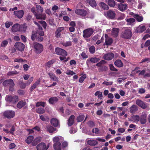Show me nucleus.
Segmentation results:
<instances>
[{"label": "nucleus", "mask_w": 150, "mask_h": 150, "mask_svg": "<svg viewBox=\"0 0 150 150\" xmlns=\"http://www.w3.org/2000/svg\"><path fill=\"white\" fill-rule=\"evenodd\" d=\"M132 35V33L131 30L128 28H126L122 30L120 37L124 39H130Z\"/></svg>", "instance_id": "f257e3e1"}, {"label": "nucleus", "mask_w": 150, "mask_h": 150, "mask_svg": "<svg viewBox=\"0 0 150 150\" xmlns=\"http://www.w3.org/2000/svg\"><path fill=\"white\" fill-rule=\"evenodd\" d=\"M3 84L4 86H8L9 87V90L10 91H13L15 84L12 79H9L5 80L3 82Z\"/></svg>", "instance_id": "f03ea898"}, {"label": "nucleus", "mask_w": 150, "mask_h": 150, "mask_svg": "<svg viewBox=\"0 0 150 150\" xmlns=\"http://www.w3.org/2000/svg\"><path fill=\"white\" fill-rule=\"evenodd\" d=\"M33 45L35 51L36 53L40 54L43 51V47L41 44L35 42L33 43Z\"/></svg>", "instance_id": "7ed1b4c3"}, {"label": "nucleus", "mask_w": 150, "mask_h": 150, "mask_svg": "<svg viewBox=\"0 0 150 150\" xmlns=\"http://www.w3.org/2000/svg\"><path fill=\"white\" fill-rule=\"evenodd\" d=\"M94 32L93 29L88 28L84 30L83 32V37L84 38H88L91 36Z\"/></svg>", "instance_id": "20e7f679"}, {"label": "nucleus", "mask_w": 150, "mask_h": 150, "mask_svg": "<svg viewBox=\"0 0 150 150\" xmlns=\"http://www.w3.org/2000/svg\"><path fill=\"white\" fill-rule=\"evenodd\" d=\"M15 112L12 110L6 111L3 113V115L5 117L8 119L13 118L15 115Z\"/></svg>", "instance_id": "39448f33"}, {"label": "nucleus", "mask_w": 150, "mask_h": 150, "mask_svg": "<svg viewBox=\"0 0 150 150\" xmlns=\"http://www.w3.org/2000/svg\"><path fill=\"white\" fill-rule=\"evenodd\" d=\"M55 52L57 54L66 57L67 55V52L64 50L59 47H57L55 49Z\"/></svg>", "instance_id": "423d86ee"}, {"label": "nucleus", "mask_w": 150, "mask_h": 150, "mask_svg": "<svg viewBox=\"0 0 150 150\" xmlns=\"http://www.w3.org/2000/svg\"><path fill=\"white\" fill-rule=\"evenodd\" d=\"M106 16L110 19H114L115 18V12L112 10L107 11L105 14Z\"/></svg>", "instance_id": "0eeeda50"}, {"label": "nucleus", "mask_w": 150, "mask_h": 150, "mask_svg": "<svg viewBox=\"0 0 150 150\" xmlns=\"http://www.w3.org/2000/svg\"><path fill=\"white\" fill-rule=\"evenodd\" d=\"M7 100L12 103H15L18 102V97L16 96H8L6 98Z\"/></svg>", "instance_id": "6e6552de"}, {"label": "nucleus", "mask_w": 150, "mask_h": 150, "mask_svg": "<svg viewBox=\"0 0 150 150\" xmlns=\"http://www.w3.org/2000/svg\"><path fill=\"white\" fill-rule=\"evenodd\" d=\"M136 104L142 109H146L147 107V106L145 102L139 99H137L136 100Z\"/></svg>", "instance_id": "1a4fd4ad"}, {"label": "nucleus", "mask_w": 150, "mask_h": 150, "mask_svg": "<svg viewBox=\"0 0 150 150\" xmlns=\"http://www.w3.org/2000/svg\"><path fill=\"white\" fill-rule=\"evenodd\" d=\"M14 46L17 50L20 51H22L24 50L25 45L21 42H16Z\"/></svg>", "instance_id": "9d476101"}, {"label": "nucleus", "mask_w": 150, "mask_h": 150, "mask_svg": "<svg viewBox=\"0 0 150 150\" xmlns=\"http://www.w3.org/2000/svg\"><path fill=\"white\" fill-rule=\"evenodd\" d=\"M75 13L77 15L82 16H85L87 14V12L84 9H78L75 11Z\"/></svg>", "instance_id": "9b49d317"}, {"label": "nucleus", "mask_w": 150, "mask_h": 150, "mask_svg": "<svg viewBox=\"0 0 150 150\" xmlns=\"http://www.w3.org/2000/svg\"><path fill=\"white\" fill-rule=\"evenodd\" d=\"M64 30V28L63 27H58L56 30L55 32V37L57 38H59L63 31Z\"/></svg>", "instance_id": "f8f14e48"}, {"label": "nucleus", "mask_w": 150, "mask_h": 150, "mask_svg": "<svg viewBox=\"0 0 150 150\" xmlns=\"http://www.w3.org/2000/svg\"><path fill=\"white\" fill-rule=\"evenodd\" d=\"M127 8V5L126 4L120 3L117 5V9L122 12L125 11Z\"/></svg>", "instance_id": "ddd939ff"}, {"label": "nucleus", "mask_w": 150, "mask_h": 150, "mask_svg": "<svg viewBox=\"0 0 150 150\" xmlns=\"http://www.w3.org/2000/svg\"><path fill=\"white\" fill-rule=\"evenodd\" d=\"M14 15L18 18H21L23 16L24 12L23 10L14 11Z\"/></svg>", "instance_id": "4468645a"}, {"label": "nucleus", "mask_w": 150, "mask_h": 150, "mask_svg": "<svg viewBox=\"0 0 150 150\" xmlns=\"http://www.w3.org/2000/svg\"><path fill=\"white\" fill-rule=\"evenodd\" d=\"M37 150H47L48 148H46L45 144L42 142L37 145Z\"/></svg>", "instance_id": "2eb2a0df"}, {"label": "nucleus", "mask_w": 150, "mask_h": 150, "mask_svg": "<svg viewBox=\"0 0 150 150\" xmlns=\"http://www.w3.org/2000/svg\"><path fill=\"white\" fill-rule=\"evenodd\" d=\"M114 57L113 53H109L105 54L103 57V59L106 60H110L112 59Z\"/></svg>", "instance_id": "dca6fc26"}, {"label": "nucleus", "mask_w": 150, "mask_h": 150, "mask_svg": "<svg viewBox=\"0 0 150 150\" xmlns=\"http://www.w3.org/2000/svg\"><path fill=\"white\" fill-rule=\"evenodd\" d=\"M48 74L51 80L57 82L59 81V78L56 76L55 74L52 72H48Z\"/></svg>", "instance_id": "f3484780"}, {"label": "nucleus", "mask_w": 150, "mask_h": 150, "mask_svg": "<svg viewBox=\"0 0 150 150\" xmlns=\"http://www.w3.org/2000/svg\"><path fill=\"white\" fill-rule=\"evenodd\" d=\"M105 37L106 38L105 42L104 45H105V44L106 45H110L112 43V39L111 38L108 37L106 34L105 35Z\"/></svg>", "instance_id": "a211bd4d"}, {"label": "nucleus", "mask_w": 150, "mask_h": 150, "mask_svg": "<svg viewBox=\"0 0 150 150\" xmlns=\"http://www.w3.org/2000/svg\"><path fill=\"white\" fill-rule=\"evenodd\" d=\"M139 120L141 124H144L146 122V115L145 113L142 114L140 117Z\"/></svg>", "instance_id": "6ab92c4d"}, {"label": "nucleus", "mask_w": 150, "mask_h": 150, "mask_svg": "<svg viewBox=\"0 0 150 150\" xmlns=\"http://www.w3.org/2000/svg\"><path fill=\"white\" fill-rule=\"evenodd\" d=\"M119 32V28H113L112 30V35L114 37L116 38L118 36Z\"/></svg>", "instance_id": "aec40b11"}, {"label": "nucleus", "mask_w": 150, "mask_h": 150, "mask_svg": "<svg viewBox=\"0 0 150 150\" xmlns=\"http://www.w3.org/2000/svg\"><path fill=\"white\" fill-rule=\"evenodd\" d=\"M75 116L73 115H71L68 120V125L69 126H71L74 123Z\"/></svg>", "instance_id": "412c9836"}, {"label": "nucleus", "mask_w": 150, "mask_h": 150, "mask_svg": "<svg viewBox=\"0 0 150 150\" xmlns=\"http://www.w3.org/2000/svg\"><path fill=\"white\" fill-rule=\"evenodd\" d=\"M58 100V99L56 97H53L50 98L48 100V102L50 104L53 105L57 103Z\"/></svg>", "instance_id": "4be33fe9"}, {"label": "nucleus", "mask_w": 150, "mask_h": 150, "mask_svg": "<svg viewBox=\"0 0 150 150\" xmlns=\"http://www.w3.org/2000/svg\"><path fill=\"white\" fill-rule=\"evenodd\" d=\"M138 110V107L135 105H132L129 108V112L131 113H134Z\"/></svg>", "instance_id": "5701e85b"}, {"label": "nucleus", "mask_w": 150, "mask_h": 150, "mask_svg": "<svg viewBox=\"0 0 150 150\" xmlns=\"http://www.w3.org/2000/svg\"><path fill=\"white\" fill-rule=\"evenodd\" d=\"M86 1L93 8L96 7L97 4L95 0H86Z\"/></svg>", "instance_id": "b1692460"}, {"label": "nucleus", "mask_w": 150, "mask_h": 150, "mask_svg": "<svg viewBox=\"0 0 150 150\" xmlns=\"http://www.w3.org/2000/svg\"><path fill=\"white\" fill-rule=\"evenodd\" d=\"M50 122L51 124L55 127H57L58 126L59 122L57 119L52 118L51 119Z\"/></svg>", "instance_id": "393cba45"}, {"label": "nucleus", "mask_w": 150, "mask_h": 150, "mask_svg": "<svg viewBox=\"0 0 150 150\" xmlns=\"http://www.w3.org/2000/svg\"><path fill=\"white\" fill-rule=\"evenodd\" d=\"M8 42H11V40L10 38H8L7 40H4L1 43V46L3 47H5L7 45Z\"/></svg>", "instance_id": "a878e982"}, {"label": "nucleus", "mask_w": 150, "mask_h": 150, "mask_svg": "<svg viewBox=\"0 0 150 150\" xmlns=\"http://www.w3.org/2000/svg\"><path fill=\"white\" fill-rule=\"evenodd\" d=\"M140 117L138 115H133L131 117V121H132L134 122H138L139 120Z\"/></svg>", "instance_id": "bb28decb"}, {"label": "nucleus", "mask_w": 150, "mask_h": 150, "mask_svg": "<svg viewBox=\"0 0 150 150\" xmlns=\"http://www.w3.org/2000/svg\"><path fill=\"white\" fill-rule=\"evenodd\" d=\"M146 30L145 27L144 25H139L136 30L137 32L139 33H142Z\"/></svg>", "instance_id": "cd10ccee"}, {"label": "nucleus", "mask_w": 150, "mask_h": 150, "mask_svg": "<svg viewBox=\"0 0 150 150\" xmlns=\"http://www.w3.org/2000/svg\"><path fill=\"white\" fill-rule=\"evenodd\" d=\"M100 59L97 57H91L89 59H88L86 61V63H88L90 62H91L95 63L98 62L100 61Z\"/></svg>", "instance_id": "c85d7f7f"}, {"label": "nucleus", "mask_w": 150, "mask_h": 150, "mask_svg": "<svg viewBox=\"0 0 150 150\" xmlns=\"http://www.w3.org/2000/svg\"><path fill=\"white\" fill-rule=\"evenodd\" d=\"M27 26L25 24L22 25H19V31L25 32L27 29Z\"/></svg>", "instance_id": "c756f323"}, {"label": "nucleus", "mask_w": 150, "mask_h": 150, "mask_svg": "<svg viewBox=\"0 0 150 150\" xmlns=\"http://www.w3.org/2000/svg\"><path fill=\"white\" fill-rule=\"evenodd\" d=\"M115 65L118 67H121L123 66V64L120 60H116L114 62Z\"/></svg>", "instance_id": "7c9ffc66"}, {"label": "nucleus", "mask_w": 150, "mask_h": 150, "mask_svg": "<svg viewBox=\"0 0 150 150\" xmlns=\"http://www.w3.org/2000/svg\"><path fill=\"white\" fill-rule=\"evenodd\" d=\"M34 15L35 16L36 18L38 19L45 20L46 18V16L45 14H42L36 13Z\"/></svg>", "instance_id": "2f4dec72"}, {"label": "nucleus", "mask_w": 150, "mask_h": 150, "mask_svg": "<svg viewBox=\"0 0 150 150\" xmlns=\"http://www.w3.org/2000/svg\"><path fill=\"white\" fill-rule=\"evenodd\" d=\"M40 80H37L35 83L33 84V85L31 86L30 88V90L31 91H32L33 90L35 89L36 87L40 84Z\"/></svg>", "instance_id": "473e14b6"}, {"label": "nucleus", "mask_w": 150, "mask_h": 150, "mask_svg": "<svg viewBox=\"0 0 150 150\" xmlns=\"http://www.w3.org/2000/svg\"><path fill=\"white\" fill-rule=\"evenodd\" d=\"M19 24H16L14 25L12 28V30L13 32L19 31Z\"/></svg>", "instance_id": "72a5a7b5"}, {"label": "nucleus", "mask_w": 150, "mask_h": 150, "mask_svg": "<svg viewBox=\"0 0 150 150\" xmlns=\"http://www.w3.org/2000/svg\"><path fill=\"white\" fill-rule=\"evenodd\" d=\"M87 142L88 144L92 146L97 145L98 144L97 141L95 140H88Z\"/></svg>", "instance_id": "f704fd0d"}, {"label": "nucleus", "mask_w": 150, "mask_h": 150, "mask_svg": "<svg viewBox=\"0 0 150 150\" xmlns=\"http://www.w3.org/2000/svg\"><path fill=\"white\" fill-rule=\"evenodd\" d=\"M40 138L39 137H37L35 139L32 143V145L33 146H35L41 142Z\"/></svg>", "instance_id": "c9c22d12"}, {"label": "nucleus", "mask_w": 150, "mask_h": 150, "mask_svg": "<svg viewBox=\"0 0 150 150\" xmlns=\"http://www.w3.org/2000/svg\"><path fill=\"white\" fill-rule=\"evenodd\" d=\"M26 104V102L23 100L20 101L17 104V106L18 108L21 109Z\"/></svg>", "instance_id": "e433bc0d"}, {"label": "nucleus", "mask_w": 150, "mask_h": 150, "mask_svg": "<svg viewBox=\"0 0 150 150\" xmlns=\"http://www.w3.org/2000/svg\"><path fill=\"white\" fill-rule=\"evenodd\" d=\"M36 112L38 114H42L45 112V110L44 108L40 107L36 109Z\"/></svg>", "instance_id": "4c0bfd02"}, {"label": "nucleus", "mask_w": 150, "mask_h": 150, "mask_svg": "<svg viewBox=\"0 0 150 150\" xmlns=\"http://www.w3.org/2000/svg\"><path fill=\"white\" fill-rule=\"evenodd\" d=\"M61 143L57 142L54 143L53 144V147L55 150H61Z\"/></svg>", "instance_id": "58836bf2"}, {"label": "nucleus", "mask_w": 150, "mask_h": 150, "mask_svg": "<svg viewBox=\"0 0 150 150\" xmlns=\"http://www.w3.org/2000/svg\"><path fill=\"white\" fill-rule=\"evenodd\" d=\"M99 6L104 10H107L109 8L108 6L104 2L100 3Z\"/></svg>", "instance_id": "ea45409f"}, {"label": "nucleus", "mask_w": 150, "mask_h": 150, "mask_svg": "<svg viewBox=\"0 0 150 150\" xmlns=\"http://www.w3.org/2000/svg\"><path fill=\"white\" fill-rule=\"evenodd\" d=\"M36 34H38L41 36H43L44 35V32L42 30V27L38 28L36 32Z\"/></svg>", "instance_id": "a19ab883"}, {"label": "nucleus", "mask_w": 150, "mask_h": 150, "mask_svg": "<svg viewBox=\"0 0 150 150\" xmlns=\"http://www.w3.org/2000/svg\"><path fill=\"white\" fill-rule=\"evenodd\" d=\"M46 103L42 101H38L35 103V106L36 107L42 106L44 108L45 106Z\"/></svg>", "instance_id": "79ce46f5"}, {"label": "nucleus", "mask_w": 150, "mask_h": 150, "mask_svg": "<svg viewBox=\"0 0 150 150\" xmlns=\"http://www.w3.org/2000/svg\"><path fill=\"white\" fill-rule=\"evenodd\" d=\"M47 131L50 133H52L56 130V128L51 125L47 126Z\"/></svg>", "instance_id": "37998d69"}, {"label": "nucleus", "mask_w": 150, "mask_h": 150, "mask_svg": "<svg viewBox=\"0 0 150 150\" xmlns=\"http://www.w3.org/2000/svg\"><path fill=\"white\" fill-rule=\"evenodd\" d=\"M34 139V137L32 136H29L25 140V142L26 143L29 144L32 143L33 139Z\"/></svg>", "instance_id": "c03bdc74"}, {"label": "nucleus", "mask_w": 150, "mask_h": 150, "mask_svg": "<svg viewBox=\"0 0 150 150\" xmlns=\"http://www.w3.org/2000/svg\"><path fill=\"white\" fill-rule=\"evenodd\" d=\"M134 17L136 19L138 22L142 21L143 18V17L142 16H139L138 14H135Z\"/></svg>", "instance_id": "a18cd8bd"}, {"label": "nucleus", "mask_w": 150, "mask_h": 150, "mask_svg": "<svg viewBox=\"0 0 150 150\" xmlns=\"http://www.w3.org/2000/svg\"><path fill=\"white\" fill-rule=\"evenodd\" d=\"M108 69V68L107 66L103 65L98 68V71L99 72L105 71H107Z\"/></svg>", "instance_id": "49530a36"}, {"label": "nucleus", "mask_w": 150, "mask_h": 150, "mask_svg": "<svg viewBox=\"0 0 150 150\" xmlns=\"http://www.w3.org/2000/svg\"><path fill=\"white\" fill-rule=\"evenodd\" d=\"M108 5L110 7H114L115 5V2L114 0H108Z\"/></svg>", "instance_id": "de8ad7c7"}, {"label": "nucleus", "mask_w": 150, "mask_h": 150, "mask_svg": "<svg viewBox=\"0 0 150 150\" xmlns=\"http://www.w3.org/2000/svg\"><path fill=\"white\" fill-rule=\"evenodd\" d=\"M106 63V62L105 60H102L96 64V65L97 67H100Z\"/></svg>", "instance_id": "09e8293b"}, {"label": "nucleus", "mask_w": 150, "mask_h": 150, "mask_svg": "<svg viewBox=\"0 0 150 150\" xmlns=\"http://www.w3.org/2000/svg\"><path fill=\"white\" fill-rule=\"evenodd\" d=\"M36 7L38 12L42 13L43 11V8L39 5H36Z\"/></svg>", "instance_id": "8fccbe9b"}, {"label": "nucleus", "mask_w": 150, "mask_h": 150, "mask_svg": "<svg viewBox=\"0 0 150 150\" xmlns=\"http://www.w3.org/2000/svg\"><path fill=\"white\" fill-rule=\"evenodd\" d=\"M84 116L83 115H81L77 117L76 119L78 122H81L84 119Z\"/></svg>", "instance_id": "3c124183"}, {"label": "nucleus", "mask_w": 150, "mask_h": 150, "mask_svg": "<svg viewBox=\"0 0 150 150\" xmlns=\"http://www.w3.org/2000/svg\"><path fill=\"white\" fill-rule=\"evenodd\" d=\"M110 70L111 71H117L118 70L112 64H110L109 65Z\"/></svg>", "instance_id": "603ef678"}, {"label": "nucleus", "mask_w": 150, "mask_h": 150, "mask_svg": "<svg viewBox=\"0 0 150 150\" xmlns=\"http://www.w3.org/2000/svg\"><path fill=\"white\" fill-rule=\"evenodd\" d=\"M86 74L83 75L79 79V81L80 83H82L84 80L86 78Z\"/></svg>", "instance_id": "864d4df0"}, {"label": "nucleus", "mask_w": 150, "mask_h": 150, "mask_svg": "<svg viewBox=\"0 0 150 150\" xmlns=\"http://www.w3.org/2000/svg\"><path fill=\"white\" fill-rule=\"evenodd\" d=\"M89 51L91 54H93L95 52V47L93 46H91L89 49Z\"/></svg>", "instance_id": "5fc2aeb1"}, {"label": "nucleus", "mask_w": 150, "mask_h": 150, "mask_svg": "<svg viewBox=\"0 0 150 150\" xmlns=\"http://www.w3.org/2000/svg\"><path fill=\"white\" fill-rule=\"evenodd\" d=\"M40 118L42 121H46L47 120V119H48L47 116L43 115H41L40 116Z\"/></svg>", "instance_id": "6e6d98bb"}, {"label": "nucleus", "mask_w": 150, "mask_h": 150, "mask_svg": "<svg viewBox=\"0 0 150 150\" xmlns=\"http://www.w3.org/2000/svg\"><path fill=\"white\" fill-rule=\"evenodd\" d=\"M87 124L90 127H92L95 126L94 122L92 121H90L88 122Z\"/></svg>", "instance_id": "4d7b16f0"}, {"label": "nucleus", "mask_w": 150, "mask_h": 150, "mask_svg": "<svg viewBox=\"0 0 150 150\" xmlns=\"http://www.w3.org/2000/svg\"><path fill=\"white\" fill-rule=\"evenodd\" d=\"M62 45L64 46L65 47H67L71 45V41H67L65 42L62 43Z\"/></svg>", "instance_id": "13d9d810"}, {"label": "nucleus", "mask_w": 150, "mask_h": 150, "mask_svg": "<svg viewBox=\"0 0 150 150\" xmlns=\"http://www.w3.org/2000/svg\"><path fill=\"white\" fill-rule=\"evenodd\" d=\"M59 138L58 136L54 137L53 139V141L54 143H57V142H59Z\"/></svg>", "instance_id": "bf43d9fd"}, {"label": "nucleus", "mask_w": 150, "mask_h": 150, "mask_svg": "<svg viewBox=\"0 0 150 150\" xmlns=\"http://www.w3.org/2000/svg\"><path fill=\"white\" fill-rule=\"evenodd\" d=\"M126 21L128 23H132L135 22V20L134 18H132L127 19L126 20Z\"/></svg>", "instance_id": "052dcab7"}, {"label": "nucleus", "mask_w": 150, "mask_h": 150, "mask_svg": "<svg viewBox=\"0 0 150 150\" xmlns=\"http://www.w3.org/2000/svg\"><path fill=\"white\" fill-rule=\"evenodd\" d=\"M39 22L42 24V26L44 29H46L47 27V23L45 21H41Z\"/></svg>", "instance_id": "680f3d73"}, {"label": "nucleus", "mask_w": 150, "mask_h": 150, "mask_svg": "<svg viewBox=\"0 0 150 150\" xmlns=\"http://www.w3.org/2000/svg\"><path fill=\"white\" fill-rule=\"evenodd\" d=\"M37 35L36 34V33H34V32H33L31 36L32 40L34 41L35 39H37Z\"/></svg>", "instance_id": "e2e57ef3"}, {"label": "nucleus", "mask_w": 150, "mask_h": 150, "mask_svg": "<svg viewBox=\"0 0 150 150\" xmlns=\"http://www.w3.org/2000/svg\"><path fill=\"white\" fill-rule=\"evenodd\" d=\"M145 70L143 69L141 71L140 70H138L136 72L137 73H138L139 72V75H142L144 76V74L145 73Z\"/></svg>", "instance_id": "0e129e2a"}, {"label": "nucleus", "mask_w": 150, "mask_h": 150, "mask_svg": "<svg viewBox=\"0 0 150 150\" xmlns=\"http://www.w3.org/2000/svg\"><path fill=\"white\" fill-rule=\"evenodd\" d=\"M66 73L67 75H71L72 76L75 74L74 71L70 70H68Z\"/></svg>", "instance_id": "69168bd1"}, {"label": "nucleus", "mask_w": 150, "mask_h": 150, "mask_svg": "<svg viewBox=\"0 0 150 150\" xmlns=\"http://www.w3.org/2000/svg\"><path fill=\"white\" fill-rule=\"evenodd\" d=\"M19 85L21 88H24L26 86V84L23 82L20 83Z\"/></svg>", "instance_id": "338daca9"}, {"label": "nucleus", "mask_w": 150, "mask_h": 150, "mask_svg": "<svg viewBox=\"0 0 150 150\" xmlns=\"http://www.w3.org/2000/svg\"><path fill=\"white\" fill-rule=\"evenodd\" d=\"M81 56L83 59H86L88 58V56L84 52H83L81 54Z\"/></svg>", "instance_id": "774afa93"}]
</instances>
